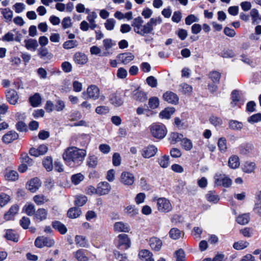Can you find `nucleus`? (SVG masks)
Returning <instances> with one entry per match:
<instances>
[{
  "label": "nucleus",
  "mask_w": 261,
  "mask_h": 261,
  "mask_svg": "<svg viewBox=\"0 0 261 261\" xmlns=\"http://www.w3.org/2000/svg\"><path fill=\"white\" fill-rule=\"evenodd\" d=\"M118 238L119 239V246H124L125 249H127L130 247V242L127 234H120Z\"/></svg>",
  "instance_id": "obj_19"
},
{
  "label": "nucleus",
  "mask_w": 261,
  "mask_h": 261,
  "mask_svg": "<svg viewBox=\"0 0 261 261\" xmlns=\"http://www.w3.org/2000/svg\"><path fill=\"white\" fill-rule=\"evenodd\" d=\"M111 189L110 185L106 181L101 182L97 186L98 194L103 195L108 194Z\"/></svg>",
  "instance_id": "obj_13"
},
{
  "label": "nucleus",
  "mask_w": 261,
  "mask_h": 261,
  "mask_svg": "<svg viewBox=\"0 0 261 261\" xmlns=\"http://www.w3.org/2000/svg\"><path fill=\"white\" fill-rule=\"evenodd\" d=\"M52 225L54 228L59 231L62 234L66 233L67 231L66 226L59 221L53 222Z\"/></svg>",
  "instance_id": "obj_34"
},
{
  "label": "nucleus",
  "mask_w": 261,
  "mask_h": 261,
  "mask_svg": "<svg viewBox=\"0 0 261 261\" xmlns=\"http://www.w3.org/2000/svg\"><path fill=\"white\" fill-rule=\"evenodd\" d=\"M86 155V151L75 147L67 148L63 154V158L66 164L71 167L80 166Z\"/></svg>",
  "instance_id": "obj_2"
},
{
  "label": "nucleus",
  "mask_w": 261,
  "mask_h": 261,
  "mask_svg": "<svg viewBox=\"0 0 261 261\" xmlns=\"http://www.w3.org/2000/svg\"><path fill=\"white\" fill-rule=\"evenodd\" d=\"M164 99L168 103L176 105L178 102V97L174 93L167 91L163 94Z\"/></svg>",
  "instance_id": "obj_12"
},
{
  "label": "nucleus",
  "mask_w": 261,
  "mask_h": 261,
  "mask_svg": "<svg viewBox=\"0 0 261 261\" xmlns=\"http://www.w3.org/2000/svg\"><path fill=\"white\" fill-rule=\"evenodd\" d=\"M18 137V134L16 132L10 131L3 136L2 140L5 143L9 144L17 140Z\"/></svg>",
  "instance_id": "obj_16"
},
{
  "label": "nucleus",
  "mask_w": 261,
  "mask_h": 261,
  "mask_svg": "<svg viewBox=\"0 0 261 261\" xmlns=\"http://www.w3.org/2000/svg\"><path fill=\"white\" fill-rule=\"evenodd\" d=\"M162 22V18L159 16L156 18H151L145 24H143L144 20L140 16H138L133 19L132 26L134 31L141 36H145L146 35L151 34L153 31L154 27L157 24Z\"/></svg>",
  "instance_id": "obj_1"
},
{
  "label": "nucleus",
  "mask_w": 261,
  "mask_h": 261,
  "mask_svg": "<svg viewBox=\"0 0 261 261\" xmlns=\"http://www.w3.org/2000/svg\"><path fill=\"white\" fill-rule=\"evenodd\" d=\"M109 107L104 106H98L95 109L96 113L100 115L106 114L109 113Z\"/></svg>",
  "instance_id": "obj_62"
},
{
  "label": "nucleus",
  "mask_w": 261,
  "mask_h": 261,
  "mask_svg": "<svg viewBox=\"0 0 261 261\" xmlns=\"http://www.w3.org/2000/svg\"><path fill=\"white\" fill-rule=\"evenodd\" d=\"M150 130L152 136L159 139L164 138L167 133L166 126L162 123H153L150 126Z\"/></svg>",
  "instance_id": "obj_3"
},
{
  "label": "nucleus",
  "mask_w": 261,
  "mask_h": 261,
  "mask_svg": "<svg viewBox=\"0 0 261 261\" xmlns=\"http://www.w3.org/2000/svg\"><path fill=\"white\" fill-rule=\"evenodd\" d=\"M132 97L134 99L140 102L145 101L147 99L146 94L139 89H136L133 92Z\"/></svg>",
  "instance_id": "obj_14"
},
{
  "label": "nucleus",
  "mask_w": 261,
  "mask_h": 261,
  "mask_svg": "<svg viewBox=\"0 0 261 261\" xmlns=\"http://www.w3.org/2000/svg\"><path fill=\"white\" fill-rule=\"evenodd\" d=\"M41 185V182L38 178H34L27 184V189L31 192H35Z\"/></svg>",
  "instance_id": "obj_10"
},
{
  "label": "nucleus",
  "mask_w": 261,
  "mask_h": 261,
  "mask_svg": "<svg viewBox=\"0 0 261 261\" xmlns=\"http://www.w3.org/2000/svg\"><path fill=\"white\" fill-rule=\"evenodd\" d=\"M43 165L47 171H51L53 168L52 159L49 156L46 157L43 161Z\"/></svg>",
  "instance_id": "obj_49"
},
{
  "label": "nucleus",
  "mask_w": 261,
  "mask_h": 261,
  "mask_svg": "<svg viewBox=\"0 0 261 261\" xmlns=\"http://www.w3.org/2000/svg\"><path fill=\"white\" fill-rule=\"evenodd\" d=\"M87 201V198L85 195H77L75 197L74 204L77 206H82Z\"/></svg>",
  "instance_id": "obj_40"
},
{
  "label": "nucleus",
  "mask_w": 261,
  "mask_h": 261,
  "mask_svg": "<svg viewBox=\"0 0 261 261\" xmlns=\"http://www.w3.org/2000/svg\"><path fill=\"white\" fill-rule=\"evenodd\" d=\"M240 100V96L239 91L237 90H233L231 93V101L230 105L232 107L238 105V102Z\"/></svg>",
  "instance_id": "obj_36"
},
{
  "label": "nucleus",
  "mask_w": 261,
  "mask_h": 261,
  "mask_svg": "<svg viewBox=\"0 0 261 261\" xmlns=\"http://www.w3.org/2000/svg\"><path fill=\"white\" fill-rule=\"evenodd\" d=\"M5 238L11 241L17 242L18 241V236L15 233L14 231L11 229L7 230L5 234Z\"/></svg>",
  "instance_id": "obj_42"
},
{
  "label": "nucleus",
  "mask_w": 261,
  "mask_h": 261,
  "mask_svg": "<svg viewBox=\"0 0 261 261\" xmlns=\"http://www.w3.org/2000/svg\"><path fill=\"white\" fill-rule=\"evenodd\" d=\"M181 145L182 148L187 151L190 150L193 147L192 141L187 138H184L181 140Z\"/></svg>",
  "instance_id": "obj_48"
},
{
  "label": "nucleus",
  "mask_w": 261,
  "mask_h": 261,
  "mask_svg": "<svg viewBox=\"0 0 261 261\" xmlns=\"http://www.w3.org/2000/svg\"><path fill=\"white\" fill-rule=\"evenodd\" d=\"M33 199L37 205H41L48 201V199L42 195H36L34 197Z\"/></svg>",
  "instance_id": "obj_56"
},
{
  "label": "nucleus",
  "mask_w": 261,
  "mask_h": 261,
  "mask_svg": "<svg viewBox=\"0 0 261 261\" xmlns=\"http://www.w3.org/2000/svg\"><path fill=\"white\" fill-rule=\"evenodd\" d=\"M255 168V164L253 162H246L243 166V171L247 173L253 172Z\"/></svg>",
  "instance_id": "obj_37"
},
{
  "label": "nucleus",
  "mask_w": 261,
  "mask_h": 261,
  "mask_svg": "<svg viewBox=\"0 0 261 261\" xmlns=\"http://www.w3.org/2000/svg\"><path fill=\"white\" fill-rule=\"evenodd\" d=\"M228 166L231 169H236L240 166L239 158L237 155L231 156L228 162Z\"/></svg>",
  "instance_id": "obj_28"
},
{
  "label": "nucleus",
  "mask_w": 261,
  "mask_h": 261,
  "mask_svg": "<svg viewBox=\"0 0 261 261\" xmlns=\"http://www.w3.org/2000/svg\"><path fill=\"white\" fill-rule=\"evenodd\" d=\"M169 156L168 155H163L158 159V163L162 168H167L169 165Z\"/></svg>",
  "instance_id": "obj_41"
},
{
  "label": "nucleus",
  "mask_w": 261,
  "mask_h": 261,
  "mask_svg": "<svg viewBox=\"0 0 261 261\" xmlns=\"http://www.w3.org/2000/svg\"><path fill=\"white\" fill-rule=\"evenodd\" d=\"M240 153L243 155H248L252 152L254 146L251 143H246L239 147Z\"/></svg>",
  "instance_id": "obj_23"
},
{
  "label": "nucleus",
  "mask_w": 261,
  "mask_h": 261,
  "mask_svg": "<svg viewBox=\"0 0 261 261\" xmlns=\"http://www.w3.org/2000/svg\"><path fill=\"white\" fill-rule=\"evenodd\" d=\"M81 214L82 211L80 208L73 207L68 210L67 216L70 218L75 219L79 217Z\"/></svg>",
  "instance_id": "obj_29"
},
{
  "label": "nucleus",
  "mask_w": 261,
  "mask_h": 261,
  "mask_svg": "<svg viewBox=\"0 0 261 261\" xmlns=\"http://www.w3.org/2000/svg\"><path fill=\"white\" fill-rule=\"evenodd\" d=\"M242 122L234 120H230L228 122L229 128L234 130H241L243 127Z\"/></svg>",
  "instance_id": "obj_26"
},
{
  "label": "nucleus",
  "mask_w": 261,
  "mask_h": 261,
  "mask_svg": "<svg viewBox=\"0 0 261 261\" xmlns=\"http://www.w3.org/2000/svg\"><path fill=\"white\" fill-rule=\"evenodd\" d=\"M181 231L178 228H173L169 231V236L171 238L174 240L178 239L180 238Z\"/></svg>",
  "instance_id": "obj_54"
},
{
  "label": "nucleus",
  "mask_w": 261,
  "mask_h": 261,
  "mask_svg": "<svg viewBox=\"0 0 261 261\" xmlns=\"http://www.w3.org/2000/svg\"><path fill=\"white\" fill-rule=\"evenodd\" d=\"M220 56L223 58H232L234 56V53L232 50L226 49L220 53Z\"/></svg>",
  "instance_id": "obj_63"
},
{
  "label": "nucleus",
  "mask_w": 261,
  "mask_h": 261,
  "mask_svg": "<svg viewBox=\"0 0 261 261\" xmlns=\"http://www.w3.org/2000/svg\"><path fill=\"white\" fill-rule=\"evenodd\" d=\"M2 13L4 18L8 21H11L13 17V12L8 8L2 9Z\"/></svg>",
  "instance_id": "obj_57"
},
{
  "label": "nucleus",
  "mask_w": 261,
  "mask_h": 261,
  "mask_svg": "<svg viewBox=\"0 0 261 261\" xmlns=\"http://www.w3.org/2000/svg\"><path fill=\"white\" fill-rule=\"evenodd\" d=\"M206 198L207 200L214 203H217L219 200V197L218 195H216L214 192L210 191L206 195Z\"/></svg>",
  "instance_id": "obj_45"
},
{
  "label": "nucleus",
  "mask_w": 261,
  "mask_h": 261,
  "mask_svg": "<svg viewBox=\"0 0 261 261\" xmlns=\"http://www.w3.org/2000/svg\"><path fill=\"white\" fill-rule=\"evenodd\" d=\"M10 200V197L8 195L4 193H0V206L1 207L6 205Z\"/></svg>",
  "instance_id": "obj_53"
},
{
  "label": "nucleus",
  "mask_w": 261,
  "mask_h": 261,
  "mask_svg": "<svg viewBox=\"0 0 261 261\" xmlns=\"http://www.w3.org/2000/svg\"><path fill=\"white\" fill-rule=\"evenodd\" d=\"M219 150L222 152H225L227 150L226 140L225 138H221L218 142Z\"/></svg>",
  "instance_id": "obj_51"
},
{
  "label": "nucleus",
  "mask_w": 261,
  "mask_h": 261,
  "mask_svg": "<svg viewBox=\"0 0 261 261\" xmlns=\"http://www.w3.org/2000/svg\"><path fill=\"white\" fill-rule=\"evenodd\" d=\"M149 107L152 109H156L159 106V99L156 97H152L149 98L148 101Z\"/></svg>",
  "instance_id": "obj_55"
},
{
  "label": "nucleus",
  "mask_w": 261,
  "mask_h": 261,
  "mask_svg": "<svg viewBox=\"0 0 261 261\" xmlns=\"http://www.w3.org/2000/svg\"><path fill=\"white\" fill-rule=\"evenodd\" d=\"M121 182L125 185H132L134 182V175L128 172H123L120 177Z\"/></svg>",
  "instance_id": "obj_9"
},
{
  "label": "nucleus",
  "mask_w": 261,
  "mask_h": 261,
  "mask_svg": "<svg viewBox=\"0 0 261 261\" xmlns=\"http://www.w3.org/2000/svg\"><path fill=\"white\" fill-rule=\"evenodd\" d=\"M86 164L89 168H95L98 164V158L94 155H89L87 159Z\"/></svg>",
  "instance_id": "obj_32"
},
{
  "label": "nucleus",
  "mask_w": 261,
  "mask_h": 261,
  "mask_svg": "<svg viewBox=\"0 0 261 261\" xmlns=\"http://www.w3.org/2000/svg\"><path fill=\"white\" fill-rule=\"evenodd\" d=\"M109 101L111 104L115 107H119L123 103L121 94L117 91L110 94L109 96Z\"/></svg>",
  "instance_id": "obj_8"
},
{
  "label": "nucleus",
  "mask_w": 261,
  "mask_h": 261,
  "mask_svg": "<svg viewBox=\"0 0 261 261\" xmlns=\"http://www.w3.org/2000/svg\"><path fill=\"white\" fill-rule=\"evenodd\" d=\"M83 95H86L88 98L95 100L99 97L100 90L96 85H91L87 88L86 92L83 93Z\"/></svg>",
  "instance_id": "obj_6"
},
{
  "label": "nucleus",
  "mask_w": 261,
  "mask_h": 261,
  "mask_svg": "<svg viewBox=\"0 0 261 261\" xmlns=\"http://www.w3.org/2000/svg\"><path fill=\"white\" fill-rule=\"evenodd\" d=\"M249 245V243L245 241H239L235 242L233 245V247L236 250H242L246 248Z\"/></svg>",
  "instance_id": "obj_47"
},
{
  "label": "nucleus",
  "mask_w": 261,
  "mask_h": 261,
  "mask_svg": "<svg viewBox=\"0 0 261 261\" xmlns=\"http://www.w3.org/2000/svg\"><path fill=\"white\" fill-rule=\"evenodd\" d=\"M87 251L84 249H79L73 253L74 256L78 261H88Z\"/></svg>",
  "instance_id": "obj_21"
},
{
  "label": "nucleus",
  "mask_w": 261,
  "mask_h": 261,
  "mask_svg": "<svg viewBox=\"0 0 261 261\" xmlns=\"http://www.w3.org/2000/svg\"><path fill=\"white\" fill-rule=\"evenodd\" d=\"M175 112L173 108H167L161 111L159 114L160 117L162 119H169L171 116Z\"/></svg>",
  "instance_id": "obj_31"
},
{
  "label": "nucleus",
  "mask_w": 261,
  "mask_h": 261,
  "mask_svg": "<svg viewBox=\"0 0 261 261\" xmlns=\"http://www.w3.org/2000/svg\"><path fill=\"white\" fill-rule=\"evenodd\" d=\"M250 220L249 214H244L239 216L236 219L237 222L241 225L247 224Z\"/></svg>",
  "instance_id": "obj_39"
},
{
  "label": "nucleus",
  "mask_w": 261,
  "mask_h": 261,
  "mask_svg": "<svg viewBox=\"0 0 261 261\" xmlns=\"http://www.w3.org/2000/svg\"><path fill=\"white\" fill-rule=\"evenodd\" d=\"M75 242L77 246L81 247H86L88 246V242L85 237L82 236H76Z\"/></svg>",
  "instance_id": "obj_35"
},
{
  "label": "nucleus",
  "mask_w": 261,
  "mask_h": 261,
  "mask_svg": "<svg viewBox=\"0 0 261 261\" xmlns=\"http://www.w3.org/2000/svg\"><path fill=\"white\" fill-rule=\"evenodd\" d=\"M247 121L250 123H254L260 121L261 113H257L251 116L248 118Z\"/></svg>",
  "instance_id": "obj_60"
},
{
  "label": "nucleus",
  "mask_w": 261,
  "mask_h": 261,
  "mask_svg": "<svg viewBox=\"0 0 261 261\" xmlns=\"http://www.w3.org/2000/svg\"><path fill=\"white\" fill-rule=\"evenodd\" d=\"M65 108V102L61 100L57 99L55 106V110L57 112L62 111Z\"/></svg>",
  "instance_id": "obj_61"
},
{
  "label": "nucleus",
  "mask_w": 261,
  "mask_h": 261,
  "mask_svg": "<svg viewBox=\"0 0 261 261\" xmlns=\"http://www.w3.org/2000/svg\"><path fill=\"white\" fill-rule=\"evenodd\" d=\"M158 148L153 145H149L142 149L141 151L142 156L145 159L154 156L156 153Z\"/></svg>",
  "instance_id": "obj_7"
},
{
  "label": "nucleus",
  "mask_w": 261,
  "mask_h": 261,
  "mask_svg": "<svg viewBox=\"0 0 261 261\" xmlns=\"http://www.w3.org/2000/svg\"><path fill=\"white\" fill-rule=\"evenodd\" d=\"M182 137L181 134L178 133H172L170 135L169 140L171 143H175L179 141Z\"/></svg>",
  "instance_id": "obj_58"
},
{
  "label": "nucleus",
  "mask_w": 261,
  "mask_h": 261,
  "mask_svg": "<svg viewBox=\"0 0 261 261\" xmlns=\"http://www.w3.org/2000/svg\"><path fill=\"white\" fill-rule=\"evenodd\" d=\"M23 210L28 216H33L35 214V206L32 204H26L23 207Z\"/></svg>",
  "instance_id": "obj_52"
},
{
  "label": "nucleus",
  "mask_w": 261,
  "mask_h": 261,
  "mask_svg": "<svg viewBox=\"0 0 261 261\" xmlns=\"http://www.w3.org/2000/svg\"><path fill=\"white\" fill-rule=\"evenodd\" d=\"M138 255L140 259L142 260H145L149 258V257L153 256L152 253L146 249H143L140 251Z\"/></svg>",
  "instance_id": "obj_46"
},
{
  "label": "nucleus",
  "mask_w": 261,
  "mask_h": 261,
  "mask_svg": "<svg viewBox=\"0 0 261 261\" xmlns=\"http://www.w3.org/2000/svg\"><path fill=\"white\" fill-rule=\"evenodd\" d=\"M209 77L211 79L214 84H217L219 83L221 74L218 71H213L209 73Z\"/></svg>",
  "instance_id": "obj_43"
},
{
  "label": "nucleus",
  "mask_w": 261,
  "mask_h": 261,
  "mask_svg": "<svg viewBox=\"0 0 261 261\" xmlns=\"http://www.w3.org/2000/svg\"><path fill=\"white\" fill-rule=\"evenodd\" d=\"M176 261H185V252L181 249L175 252Z\"/></svg>",
  "instance_id": "obj_64"
},
{
  "label": "nucleus",
  "mask_w": 261,
  "mask_h": 261,
  "mask_svg": "<svg viewBox=\"0 0 261 261\" xmlns=\"http://www.w3.org/2000/svg\"><path fill=\"white\" fill-rule=\"evenodd\" d=\"M156 205L159 211L167 213L172 210V205L169 200L165 198H159L156 199Z\"/></svg>",
  "instance_id": "obj_5"
},
{
  "label": "nucleus",
  "mask_w": 261,
  "mask_h": 261,
  "mask_svg": "<svg viewBox=\"0 0 261 261\" xmlns=\"http://www.w3.org/2000/svg\"><path fill=\"white\" fill-rule=\"evenodd\" d=\"M149 245L152 250L159 251L162 246V242L157 238H151L149 240Z\"/></svg>",
  "instance_id": "obj_18"
},
{
  "label": "nucleus",
  "mask_w": 261,
  "mask_h": 261,
  "mask_svg": "<svg viewBox=\"0 0 261 261\" xmlns=\"http://www.w3.org/2000/svg\"><path fill=\"white\" fill-rule=\"evenodd\" d=\"M124 213L130 217H134L139 213V210L135 205H129L125 207Z\"/></svg>",
  "instance_id": "obj_25"
},
{
  "label": "nucleus",
  "mask_w": 261,
  "mask_h": 261,
  "mask_svg": "<svg viewBox=\"0 0 261 261\" xmlns=\"http://www.w3.org/2000/svg\"><path fill=\"white\" fill-rule=\"evenodd\" d=\"M78 45V42L74 40H70L65 41L63 44V47L65 49H70L77 47Z\"/></svg>",
  "instance_id": "obj_44"
},
{
  "label": "nucleus",
  "mask_w": 261,
  "mask_h": 261,
  "mask_svg": "<svg viewBox=\"0 0 261 261\" xmlns=\"http://www.w3.org/2000/svg\"><path fill=\"white\" fill-rule=\"evenodd\" d=\"M71 181L75 185H78L84 179V176L81 173L73 175L71 176Z\"/></svg>",
  "instance_id": "obj_50"
},
{
  "label": "nucleus",
  "mask_w": 261,
  "mask_h": 261,
  "mask_svg": "<svg viewBox=\"0 0 261 261\" xmlns=\"http://www.w3.org/2000/svg\"><path fill=\"white\" fill-rule=\"evenodd\" d=\"M73 60L76 64L84 65L87 62L88 59L84 54L77 52L74 54Z\"/></svg>",
  "instance_id": "obj_20"
},
{
  "label": "nucleus",
  "mask_w": 261,
  "mask_h": 261,
  "mask_svg": "<svg viewBox=\"0 0 261 261\" xmlns=\"http://www.w3.org/2000/svg\"><path fill=\"white\" fill-rule=\"evenodd\" d=\"M25 46L28 50L35 51L38 46V42L36 40L29 39L24 40Z\"/></svg>",
  "instance_id": "obj_24"
},
{
  "label": "nucleus",
  "mask_w": 261,
  "mask_h": 261,
  "mask_svg": "<svg viewBox=\"0 0 261 261\" xmlns=\"http://www.w3.org/2000/svg\"><path fill=\"white\" fill-rule=\"evenodd\" d=\"M29 101L32 106L33 107H37L41 103V96L38 93H36L30 97Z\"/></svg>",
  "instance_id": "obj_27"
},
{
  "label": "nucleus",
  "mask_w": 261,
  "mask_h": 261,
  "mask_svg": "<svg viewBox=\"0 0 261 261\" xmlns=\"http://www.w3.org/2000/svg\"><path fill=\"white\" fill-rule=\"evenodd\" d=\"M114 230L116 232H128L129 230V225L123 222H117L114 225Z\"/></svg>",
  "instance_id": "obj_17"
},
{
  "label": "nucleus",
  "mask_w": 261,
  "mask_h": 261,
  "mask_svg": "<svg viewBox=\"0 0 261 261\" xmlns=\"http://www.w3.org/2000/svg\"><path fill=\"white\" fill-rule=\"evenodd\" d=\"M192 90V87L186 83H182L179 86V91L185 94H190Z\"/></svg>",
  "instance_id": "obj_38"
},
{
  "label": "nucleus",
  "mask_w": 261,
  "mask_h": 261,
  "mask_svg": "<svg viewBox=\"0 0 261 261\" xmlns=\"http://www.w3.org/2000/svg\"><path fill=\"white\" fill-rule=\"evenodd\" d=\"M5 178L7 180L15 181L18 178V174L16 171L7 170L5 173Z\"/></svg>",
  "instance_id": "obj_30"
},
{
  "label": "nucleus",
  "mask_w": 261,
  "mask_h": 261,
  "mask_svg": "<svg viewBox=\"0 0 261 261\" xmlns=\"http://www.w3.org/2000/svg\"><path fill=\"white\" fill-rule=\"evenodd\" d=\"M19 207L17 204L13 205L8 212H7L4 216V219L6 221L12 219L14 216L17 213Z\"/></svg>",
  "instance_id": "obj_22"
},
{
  "label": "nucleus",
  "mask_w": 261,
  "mask_h": 261,
  "mask_svg": "<svg viewBox=\"0 0 261 261\" xmlns=\"http://www.w3.org/2000/svg\"><path fill=\"white\" fill-rule=\"evenodd\" d=\"M134 56L129 52H126L120 54L118 55L117 58L124 64H127L134 60Z\"/></svg>",
  "instance_id": "obj_15"
},
{
  "label": "nucleus",
  "mask_w": 261,
  "mask_h": 261,
  "mask_svg": "<svg viewBox=\"0 0 261 261\" xmlns=\"http://www.w3.org/2000/svg\"><path fill=\"white\" fill-rule=\"evenodd\" d=\"M47 212L44 208H39L35 214V219L42 221L46 219Z\"/></svg>",
  "instance_id": "obj_33"
},
{
  "label": "nucleus",
  "mask_w": 261,
  "mask_h": 261,
  "mask_svg": "<svg viewBox=\"0 0 261 261\" xmlns=\"http://www.w3.org/2000/svg\"><path fill=\"white\" fill-rule=\"evenodd\" d=\"M116 21L113 18L108 19L105 23V27L108 31H112L114 29Z\"/></svg>",
  "instance_id": "obj_59"
},
{
  "label": "nucleus",
  "mask_w": 261,
  "mask_h": 261,
  "mask_svg": "<svg viewBox=\"0 0 261 261\" xmlns=\"http://www.w3.org/2000/svg\"><path fill=\"white\" fill-rule=\"evenodd\" d=\"M215 186H223L229 188L232 185V180L227 175L220 172H217L214 177Z\"/></svg>",
  "instance_id": "obj_4"
},
{
  "label": "nucleus",
  "mask_w": 261,
  "mask_h": 261,
  "mask_svg": "<svg viewBox=\"0 0 261 261\" xmlns=\"http://www.w3.org/2000/svg\"><path fill=\"white\" fill-rule=\"evenodd\" d=\"M8 101L11 105H15L19 98L17 92L13 89H9L6 92Z\"/></svg>",
  "instance_id": "obj_11"
}]
</instances>
